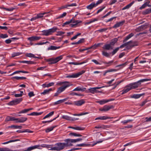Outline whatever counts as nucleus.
I'll return each mask as SVG.
<instances>
[{"label": "nucleus", "instance_id": "obj_21", "mask_svg": "<svg viewBox=\"0 0 151 151\" xmlns=\"http://www.w3.org/2000/svg\"><path fill=\"white\" fill-rule=\"evenodd\" d=\"M110 118L109 117L107 116H101L99 117H98L96 118L95 119V120H97L98 119H101V120H106L107 119H110Z\"/></svg>", "mask_w": 151, "mask_h": 151}, {"label": "nucleus", "instance_id": "obj_49", "mask_svg": "<svg viewBox=\"0 0 151 151\" xmlns=\"http://www.w3.org/2000/svg\"><path fill=\"white\" fill-rule=\"evenodd\" d=\"M24 63H26L29 64H33L35 63L32 61L24 60Z\"/></svg>", "mask_w": 151, "mask_h": 151}, {"label": "nucleus", "instance_id": "obj_61", "mask_svg": "<svg viewBox=\"0 0 151 151\" xmlns=\"http://www.w3.org/2000/svg\"><path fill=\"white\" fill-rule=\"evenodd\" d=\"M83 139H82L79 138L76 139H73V143H75L77 142H78L79 141H81Z\"/></svg>", "mask_w": 151, "mask_h": 151}, {"label": "nucleus", "instance_id": "obj_11", "mask_svg": "<svg viewBox=\"0 0 151 151\" xmlns=\"http://www.w3.org/2000/svg\"><path fill=\"white\" fill-rule=\"evenodd\" d=\"M62 118L63 119L66 120L71 121H74L79 119L78 118H73L67 115H63L62 116Z\"/></svg>", "mask_w": 151, "mask_h": 151}, {"label": "nucleus", "instance_id": "obj_60", "mask_svg": "<svg viewBox=\"0 0 151 151\" xmlns=\"http://www.w3.org/2000/svg\"><path fill=\"white\" fill-rule=\"evenodd\" d=\"M107 29H108L107 28H103L101 29H99L97 31L100 32H102L106 31Z\"/></svg>", "mask_w": 151, "mask_h": 151}, {"label": "nucleus", "instance_id": "obj_55", "mask_svg": "<svg viewBox=\"0 0 151 151\" xmlns=\"http://www.w3.org/2000/svg\"><path fill=\"white\" fill-rule=\"evenodd\" d=\"M102 55L107 57H108L109 56V53L104 51L102 52Z\"/></svg>", "mask_w": 151, "mask_h": 151}, {"label": "nucleus", "instance_id": "obj_32", "mask_svg": "<svg viewBox=\"0 0 151 151\" xmlns=\"http://www.w3.org/2000/svg\"><path fill=\"white\" fill-rule=\"evenodd\" d=\"M14 78H15L17 80H24L26 79V78L24 77H18V76H15V77H13L12 78V79H13Z\"/></svg>", "mask_w": 151, "mask_h": 151}, {"label": "nucleus", "instance_id": "obj_8", "mask_svg": "<svg viewBox=\"0 0 151 151\" xmlns=\"http://www.w3.org/2000/svg\"><path fill=\"white\" fill-rule=\"evenodd\" d=\"M64 141L65 143H64L65 147H70L73 146L72 143H73V139H65Z\"/></svg>", "mask_w": 151, "mask_h": 151}, {"label": "nucleus", "instance_id": "obj_46", "mask_svg": "<svg viewBox=\"0 0 151 151\" xmlns=\"http://www.w3.org/2000/svg\"><path fill=\"white\" fill-rule=\"evenodd\" d=\"M100 104H103L105 103H107L106 100H102L97 101Z\"/></svg>", "mask_w": 151, "mask_h": 151}, {"label": "nucleus", "instance_id": "obj_31", "mask_svg": "<svg viewBox=\"0 0 151 151\" xmlns=\"http://www.w3.org/2000/svg\"><path fill=\"white\" fill-rule=\"evenodd\" d=\"M48 13H49V12H43L42 13L38 14L37 15V17L38 19L40 18H41L42 17H43V16L44 14H48Z\"/></svg>", "mask_w": 151, "mask_h": 151}, {"label": "nucleus", "instance_id": "obj_6", "mask_svg": "<svg viewBox=\"0 0 151 151\" xmlns=\"http://www.w3.org/2000/svg\"><path fill=\"white\" fill-rule=\"evenodd\" d=\"M102 1V0H99L96 3L92 2L87 6V8L89 9H91L93 7L96 6L98 5L101 3Z\"/></svg>", "mask_w": 151, "mask_h": 151}, {"label": "nucleus", "instance_id": "obj_19", "mask_svg": "<svg viewBox=\"0 0 151 151\" xmlns=\"http://www.w3.org/2000/svg\"><path fill=\"white\" fill-rule=\"evenodd\" d=\"M131 88L129 86V85L127 86L122 91V94H123L125 93H127L129 91L131 90Z\"/></svg>", "mask_w": 151, "mask_h": 151}, {"label": "nucleus", "instance_id": "obj_7", "mask_svg": "<svg viewBox=\"0 0 151 151\" xmlns=\"http://www.w3.org/2000/svg\"><path fill=\"white\" fill-rule=\"evenodd\" d=\"M22 100V98L16 99L9 102L8 104L9 105H14L19 103Z\"/></svg>", "mask_w": 151, "mask_h": 151}, {"label": "nucleus", "instance_id": "obj_43", "mask_svg": "<svg viewBox=\"0 0 151 151\" xmlns=\"http://www.w3.org/2000/svg\"><path fill=\"white\" fill-rule=\"evenodd\" d=\"M88 114V112H83L79 114H73L72 115L74 116H80L83 115L87 114Z\"/></svg>", "mask_w": 151, "mask_h": 151}, {"label": "nucleus", "instance_id": "obj_17", "mask_svg": "<svg viewBox=\"0 0 151 151\" xmlns=\"http://www.w3.org/2000/svg\"><path fill=\"white\" fill-rule=\"evenodd\" d=\"M124 22L125 21H124L118 22L113 26V28H116L119 27L120 26L122 25Z\"/></svg>", "mask_w": 151, "mask_h": 151}, {"label": "nucleus", "instance_id": "obj_18", "mask_svg": "<svg viewBox=\"0 0 151 151\" xmlns=\"http://www.w3.org/2000/svg\"><path fill=\"white\" fill-rule=\"evenodd\" d=\"M103 48L104 49L108 50H109L113 49V47L110 43L109 44H106L103 47Z\"/></svg>", "mask_w": 151, "mask_h": 151}, {"label": "nucleus", "instance_id": "obj_40", "mask_svg": "<svg viewBox=\"0 0 151 151\" xmlns=\"http://www.w3.org/2000/svg\"><path fill=\"white\" fill-rule=\"evenodd\" d=\"M127 64V62H125L122 64L119 65H117L116 66V67H120V69H122Z\"/></svg>", "mask_w": 151, "mask_h": 151}, {"label": "nucleus", "instance_id": "obj_58", "mask_svg": "<svg viewBox=\"0 0 151 151\" xmlns=\"http://www.w3.org/2000/svg\"><path fill=\"white\" fill-rule=\"evenodd\" d=\"M88 144H85L84 143H82L79 144H77L76 145V146H79V147H83V146H87L88 145Z\"/></svg>", "mask_w": 151, "mask_h": 151}, {"label": "nucleus", "instance_id": "obj_50", "mask_svg": "<svg viewBox=\"0 0 151 151\" xmlns=\"http://www.w3.org/2000/svg\"><path fill=\"white\" fill-rule=\"evenodd\" d=\"M148 24L147 23H146L142 25V29H145L147 28L148 26Z\"/></svg>", "mask_w": 151, "mask_h": 151}, {"label": "nucleus", "instance_id": "obj_37", "mask_svg": "<svg viewBox=\"0 0 151 151\" xmlns=\"http://www.w3.org/2000/svg\"><path fill=\"white\" fill-rule=\"evenodd\" d=\"M0 151H17V150H12L7 148H0Z\"/></svg>", "mask_w": 151, "mask_h": 151}, {"label": "nucleus", "instance_id": "obj_20", "mask_svg": "<svg viewBox=\"0 0 151 151\" xmlns=\"http://www.w3.org/2000/svg\"><path fill=\"white\" fill-rule=\"evenodd\" d=\"M46 61L48 62H50V64H54L56 63L55 58H50L45 60Z\"/></svg>", "mask_w": 151, "mask_h": 151}, {"label": "nucleus", "instance_id": "obj_15", "mask_svg": "<svg viewBox=\"0 0 151 151\" xmlns=\"http://www.w3.org/2000/svg\"><path fill=\"white\" fill-rule=\"evenodd\" d=\"M27 119L26 117H22L19 118H16V123H23L26 121Z\"/></svg>", "mask_w": 151, "mask_h": 151}, {"label": "nucleus", "instance_id": "obj_16", "mask_svg": "<svg viewBox=\"0 0 151 151\" xmlns=\"http://www.w3.org/2000/svg\"><path fill=\"white\" fill-rule=\"evenodd\" d=\"M41 38V37H40L33 36L28 38V40L32 42L39 40Z\"/></svg>", "mask_w": 151, "mask_h": 151}, {"label": "nucleus", "instance_id": "obj_48", "mask_svg": "<svg viewBox=\"0 0 151 151\" xmlns=\"http://www.w3.org/2000/svg\"><path fill=\"white\" fill-rule=\"evenodd\" d=\"M63 58V56L60 55L58 56L56 58H55V60L56 62V63L59 61V60H61Z\"/></svg>", "mask_w": 151, "mask_h": 151}, {"label": "nucleus", "instance_id": "obj_5", "mask_svg": "<svg viewBox=\"0 0 151 151\" xmlns=\"http://www.w3.org/2000/svg\"><path fill=\"white\" fill-rule=\"evenodd\" d=\"M85 72V70H82L76 73H73L70 75H68L66 76V78H77L80 75L84 73Z\"/></svg>", "mask_w": 151, "mask_h": 151}, {"label": "nucleus", "instance_id": "obj_59", "mask_svg": "<svg viewBox=\"0 0 151 151\" xmlns=\"http://www.w3.org/2000/svg\"><path fill=\"white\" fill-rule=\"evenodd\" d=\"M72 19H70L69 21L66 22H65L63 24V26H64L66 24H69L70 23H72Z\"/></svg>", "mask_w": 151, "mask_h": 151}, {"label": "nucleus", "instance_id": "obj_33", "mask_svg": "<svg viewBox=\"0 0 151 151\" xmlns=\"http://www.w3.org/2000/svg\"><path fill=\"white\" fill-rule=\"evenodd\" d=\"M134 1H133L124 7L122 9H129L130 7H131L132 5L134 3Z\"/></svg>", "mask_w": 151, "mask_h": 151}, {"label": "nucleus", "instance_id": "obj_51", "mask_svg": "<svg viewBox=\"0 0 151 151\" xmlns=\"http://www.w3.org/2000/svg\"><path fill=\"white\" fill-rule=\"evenodd\" d=\"M119 50V48L118 47H117L115 48V49L113 50V51L111 52L112 55H114L117 52V51Z\"/></svg>", "mask_w": 151, "mask_h": 151}, {"label": "nucleus", "instance_id": "obj_10", "mask_svg": "<svg viewBox=\"0 0 151 151\" xmlns=\"http://www.w3.org/2000/svg\"><path fill=\"white\" fill-rule=\"evenodd\" d=\"M113 106L112 105H105L102 108H100L99 110L101 111H107L113 108Z\"/></svg>", "mask_w": 151, "mask_h": 151}, {"label": "nucleus", "instance_id": "obj_12", "mask_svg": "<svg viewBox=\"0 0 151 151\" xmlns=\"http://www.w3.org/2000/svg\"><path fill=\"white\" fill-rule=\"evenodd\" d=\"M102 88V87H95L91 88H89L88 91H89V92L94 94L95 93H97V91L96 90V89H100Z\"/></svg>", "mask_w": 151, "mask_h": 151}, {"label": "nucleus", "instance_id": "obj_53", "mask_svg": "<svg viewBox=\"0 0 151 151\" xmlns=\"http://www.w3.org/2000/svg\"><path fill=\"white\" fill-rule=\"evenodd\" d=\"M66 12H64L62 14L60 15L57 18V19L61 18L63 17H65L66 15Z\"/></svg>", "mask_w": 151, "mask_h": 151}, {"label": "nucleus", "instance_id": "obj_38", "mask_svg": "<svg viewBox=\"0 0 151 151\" xmlns=\"http://www.w3.org/2000/svg\"><path fill=\"white\" fill-rule=\"evenodd\" d=\"M142 96V94H134L131 96V97L134 99H138L140 98Z\"/></svg>", "mask_w": 151, "mask_h": 151}, {"label": "nucleus", "instance_id": "obj_45", "mask_svg": "<svg viewBox=\"0 0 151 151\" xmlns=\"http://www.w3.org/2000/svg\"><path fill=\"white\" fill-rule=\"evenodd\" d=\"M113 61L112 60V61H110L108 62H103V63H104L105 64H106L107 65H106V67H109V66H110L111 65V64L113 63Z\"/></svg>", "mask_w": 151, "mask_h": 151}, {"label": "nucleus", "instance_id": "obj_35", "mask_svg": "<svg viewBox=\"0 0 151 151\" xmlns=\"http://www.w3.org/2000/svg\"><path fill=\"white\" fill-rule=\"evenodd\" d=\"M55 127V126H53V127H48V128H47L45 129L46 132L47 133V132H50L51 131H52V130H53V129Z\"/></svg>", "mask_w": 151, "mask_h": 151}, {"label": "nucleus", "instance_id": "obj_25", "mask_svg": "<svg viewBox=\"0 0 151 151\" xmlns=\"http://www.w3.org/2000/svg\"><path fill=\"white\" fill-rule=\"evenodd\" d=\"M52 91V89L50 88L48 89H46L43 92L41 93V94L45 95L46 94H48L50 93V92Z\"/></svg>", "mask_w": 151, "mask_h": 151}, {"label": "nucleus", "instance_id": "obj_56", "mask_svg": "<svg viewBox=\"0 0 151 151\" xmlns=\"http://www.w3.org/2000/svg\"><path fill=\"white\" fill-rule=\"evenodd\" d=\"M12 127H13V128L14 129H21L22 128V127L21 126H17L12 125Z\"/></svg>", "mask_w": 151, "mask_h": 151}, {"label": "nucleus", "instance_id": "obj_4", "mask_svg": "<svg viewBox=\"0 0 151 151\" xmlns=\"http://www.w3.org/2000/svg\"><path fill=\"white\" fill-rule=\"evenodd\" d=\"M142 80H140L137 82L130 83L129 85V86L131 90L138 87L140 86Z\"/></svg>", "mask_w": 151, "mask_h": 151}, {"label": "nucleus", "instance_id": "obj_36", "mask_svg": "<svg viewBox=\"0 0 151 151\" xmlns=\"http://www.w3.org/2000/svg\"><path fill=\"white\" fill-rule=\"evenodd\" d=\"M26 56H27V57H30V58L32 57V58H38L37 57L35 56V55L34 54H33L32 53H27L26 54Z\"/></svg>", "mask_w": 151, "mask_h": 151}, {"label": "nucleus", "instance_id": "obj_39", "mask_svg": "<svg viewBox=\"0 0 151 151\" xmlns=\"http://www.w3.org/2000/svg\"><path fill=\"white\" fill-rule=\"evenodd\" d=\"M19 141V139H16L15 140H10L8 141L4 142L2 144L3 145H5L6 144H7L9 143L13 142H16L17 141Z\"/></svg>", "mask_w": 151, "mask_h": 151}, {"label": "nucleus", "instance_id": "obj_54", "mask_svg": "<svg viewBox=\"0 0 151 151\" xmlns=\"http://www.w3.org/2000/svg\"><path fill=\"white\" fill-rule=\"evenodd\" d=\"M8 37V36L6 34H1L0 35V38H5Z\"/></svg>", "mask_w": 151, "mask_h": 151}, {"label": "nucleus", "instance_id": "obj_9", "mask_svg": "<svg viewBox=\"0 0 151 151\" xmlns=\"http://www.w3.org/2000/svg\"><path fill=\"white\" fill-rule=\"evenodd\" d=\"M72 85L70 84H67L64 85L63 86L59 88L58 89L57 91L58 93H60L64 91L65 89L68 87L71 86Z\"/></svg>", "mask_w": 151, "mask_h": 151}, {"label": "nucleus", "instance_id": "obj_2", "mask_svg": "<svg viewBox=\"0 0 151 151\" xmlns=\"http://www.w3.org/2000/svg\"><path fill=\"white\" fill-rule=\"evenodd\" d=\"M65 147L64 143L59 142L55 144V146L51 148L50 150L59 151L63 149Z\"/></svg>", "mask_w": 151, "mask_h": 151}, {"label": "nucleus", "instance_id": "obj_57", "mask_svg": "<svg viewBox=\"0 0 151 151\" xmlns=\"http://www.w3.org/2000/svg\"><path fill=\"white\" fill-rule=\"evenodd\" d=\"M29 111V110H28L27 109H23L20 111H19L18 113H25Z\"/></svg>", "mask_w": 151, "mask_h": 151}, {"label": "nucleus", "instance_id": "obj_22", "mask_svg": "<svg viewBox=\"0 0 151 151\" xmlns=\"http://www.w3.org/2000/svg\"><path fill=\"white\" fill-rule=\"evenodd\" d=\"M134 35L133 33H132L129 34V35L127 36L123 40V42H125L127 41L131 38L132 37L134 36Z\"/></svg>", "mask_w": 151, "mask_h": 151}, {"label": "nucleus", "instance_id": "obj_34", "mask_svg": "<svg viewBox=\"0 0 151 151\" xmlns=\"http://www.w3.org/2000/svg\"><path fill=\"white\" fill-rule=\"evenodd\" d=\"M86 62H82L81 63H78L77 62H69L68 63V64H73L75 65H81L85 63Z\"/></svg>", "mask_w": 151, "mask_h": 151}, {"label": "nucleus", "instance_id": "obj_3", "mask_svg": "<svg viewBox=\"0 0 151 151\" xmlns=\"http://www.w3.org/2000/svg\"><path fill=\"white\" fill-rule=\"evenodd\" d=\"M57 29L58 28L57 27H54L48 30H44L42 32L43 33V35L48 36L51 35L52 33L55 32Z\"/></svg>", "mask_w": 151, "mask_h": 151}, {"label": "nucleus", "instance_id": "obj_44", "mask_svg": "<svg viewBox=\"0 0 151 151\" xmlns=\"http://www.w3.org/2000/svg\"><path fill=\"white\" fill-rule=\"evenodd\" d=\"M54 111H52L50 112L47 115H46L43 118V119H45L46 118L48 117H49L52 116L54 114Z\"/></svg>", "mask_w": 151, "mask_h": 151}, {"label": "nucleus", "instance_id": "obj_29", "mask_svg": "<svg viewBox=\"0 0 151 151\" xmlns=\"http://www.w3.org/2000/svg\"><path fill=\"white\" fill-rule=\"evenodd\" d=\"M43 112H33L31 113L30 114H28V115H32V116H38L41 114Z\"/></svg>", "mask_w": 151, "mask_h": 151}, {"label": "nucleus", "instance_id": "obj_63", "mask_svg": "<svg viewBox=\"0 0 151 151\" xmlns=\"http://www.w3.org/2000/svg\"><path fill=\"white\" fill-rule=\"evenodd\" d=\"M54 85V83L53 82H51L48 84H47L46 85L47 87L48 88L50 86H53Z\"/></svg>", "mask_w": 151, "mask_h": 151}, {"label": "nucleus", "instance_id": "obj_47", "mask_svg": "<svg viewBox=\"0 0 151 151\" xmlns=\"http://www.w3.org/2000/svg\"><path fill=\"white\" fill-rule=\"evenodd\" d=\"M59 116V115H58L57 117L53 119L50 120V121H43L42 122V123L43 124H45V123H50V122H52L53 121L55 120Z\"/></svg>", "mask_w": 151, "mask_h": 151}, {"label": "nucleus", "instance_id": "obj_27", "mask_svg": "<svg viewBox=\"0 0 151 151\" xmlns=\"http://www.w3.org/2000/svg\"><path fill=\"white\" fill-rule=\"evenodd\" d=\"M60 48V47H56L54 46H51L48 48V50H54Z\"/></svg>", "mask_w": 151, "mask_h": 151}, {"label": "nucleus", "instance_id": "obj_13", "mask_svg": "<svg viewBox=\"0 0 151 151\" xmlns=\"http://www.w3.org/2000/svg\"><path fill=\"white\" fill-rule=\"evenodd\" d=\"M82 22L81 21L75 20L73 18L72 22V23H73L75 24H70V26L71 27H74L76 25L79 26V25L78 24L79 23H81Z\"/></svg>", "mask_w": 151, "mask_h": 151}, {"label": "nucleus", "instance_id": "obj_14", "mask_svg": "<svg viewBox=\"0 0 151 151\" xmlns=\"http://www.w3.org/2000/svg\"><path fill=\"white\" fill-rule=\"evenodd\" d=\"M85 101L83 99H81L80 100L73 102V104L77 106H81L84 104Z\"/></svg>", "mask_w": 151, "mask_h": 151}, {"label": "nucleus", "instance_id": "obj_28", "mask_svg": "<svg viewBox=\"0 0 151 151\" xmlns=\"http://www.w3.org/2000/svg\"><path fill=\"white\" fill-rule=\"evenodd\" d=\"M67 100L66 99L59 100L54 103V105H57L61 103L64 102L65 101Z\"/></svg>", "mask_w": 151, "mask_h": 151}, {"label": "nucleus", "instance_id": "obj_42", "mask_svg": "<svg viewBox=\"0 0 151 151\" xmlns=\"http://www.w3.org/2000/svg\"><path fill=\"white\" fill-rule=\"evenodd\" d=\"M70 135L73 136H77V137H81L82 135L79 134H77L74 132H71L69 134Z\"/></svg>", "mask_w": 151, "mask_h": 151}, {"label": "nucleus", "instance_id": "obj_23", "mask_svg": "<svg viewBox=\"0 0 151 151\" xmlns=\"http://www.w3.org/2000/svg\"><path fill=\"white\" fill-rule=\"evenodd\" d=\"M86 89V88H81L80 86H78L76 88H75L73 91H84Z\"/></svg>", "mask_w": 151, "mask_h": 151}, {"label": "nucleus", "instance_id": "obj_62", "mask_svg": "<svg viewBox=\"0 0 151 151\" xmlns=\"http://www.w3.org/2000/svg\"><path fill=\"white\" fill-rule=\"evenodd\" d=\"M65 33V32H63L62 31H59L57 32V34H56V35L57 36H61L62 35L64 34Z\"/></svg>", "mask_w": 151, "mask_h": 151}, {"label": "nucleus", "instance_id": "obj_41", "mask_svg": "<svg viewBox=\"0 0 151 151\" xmlns=\"http://www.w3.org/2000/svg\"><path fill=\"white\" fill-rule=\"evenodd\" d=\"M70 84L69 82H68V81H64V82H58L57 83V85H58V86H61L62 84H63L64 85L65 84Z\"/></svg>", "mask_w": 151, "mask_h": 151}, {"label": "nucleus", "instance_id": "obj_1", "mask_svg": "<svg viewBox=\"0 0 151 151\" xmlns=\"http://www.w3.org/2000/svg\"><path fill=\"white\" fill-rule=\"evenodd\" d=\"M137 44L136 42H133L132 41H130L128 42L125 43L121 45L118 47L119 49L122 48L126 46V48L127 49H129L132 48L134 46H137Z\"/></svg>", "mask_w": 151, "mask_h": 151}, {"label": "nucleus", "instance_id": "obj_30", "mask_svg": "<svg viewBox=\"0 0 151 151\" xmlns=\"http://www.w3.org/2000/svg\"><path fill=\"white\" fill-rule=\"evenodd\" d=\"M118 38H114L113 39L111 40V42L110 43V44L111 45V46L114 45L118 41Z\"/></svg>", "mask_w": 151, "mask_h": 151}, {"label": "nucleus", "instance_id": "obj_64", "mask_svg": "<svg viewBox=\"0 0 151 151\" xmlns=\"http://www.w3.org/2000/svg\"><path fill=\"white\" fill-rule=\"evenodd\" d=\"M151 12V10H146L145 11L143 12L142 14H147Z\"/></svg>", "mask_w": 151, "mask_h": 151}, {"label": "nucleus", "instance_id": "obj_26", "mask_svg": "<svg viewBox=\"0 0 151 151\" xmlns=\"http://www.w3.org/2000/svg\"><path fill=\"white\" fill-rule=\"evenodd\" d=\"M149 1H147L143 4L142 5V9H145L146 7H150L151 5L150 4H149L150 3Z\"/></svg>", "mask_w": 151, "mask_h": 151}, {"label": "nucleus", "instance_id": "obj_24", "mask_svg": "<svg viewBox=\"0 0 151 151\" xmlns=\"http://www.w3.org/2000/svg\"><path fill=\"white\" fill-rule=\"evenodd\" d=\"M16 118L14 117L7 116L6 118L5 121L8 122L10 121H15Z\"/></svg>", "mask_w": 151, "mask_h": 151}, {"label": "nucleus", "instance_id": "obj_52", "mask_svg": "<svg viewBox=\"0 0 151 151\" xmlns=\"http://www.w3.org/2000/svg\"><path fill=\"white\" fill-rule=\"evenodd\" d=\"M22 54V52H16L12 54V57H15L16 56H19Z\"/></svg>", "mask_w": 151, "mask_h": 151}]
</instances>
